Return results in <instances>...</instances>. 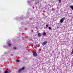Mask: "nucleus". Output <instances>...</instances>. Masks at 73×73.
I'll return each mask as SVG.
<instances>
[{
	"mask_svg": "<svg viewBox=\"0 0 73 73\" xmlns=\"http://www.w3.org/2000/svg\"><path fill=\"white\" fill-rule=\"evenodd\" d=\"M25 69V67H23L21 68H19V69L18 70V72L19 73L20 72H21L22 70H24Z\"/></svg>",
	"mask_w": 73,
	"mask_h": 73,
	"instance_id": "nucleus-1",
	"label": "nucleus"
},
{
	"mask_svg": "<svg viewBox=\"0 0 73 73\" xmlns=\"http://www.w3.org/2000/svg\"><path fill=\"white\" fill-rule=\"evenodd\" d=\"M65 17H64L62 19L60 20V22L61 23H62L64 22V20H65Z\"/></svg>",
	"mask_w": 73,
	"mask_h": 73,
	"instance_id": "nucleus-2",
	"label": "nucleus"
},
{
	"mask_svg": "<svg viewBox=\"0 0 73 73\" xmlns=\"http://www.w3.org/2000/svg\"><path fill=\"white\" fill-rule=\"evenodd\" d=\"M47 43L48 42L46 41H45L42 43V45H43V46H44L45 45H46V44H47Z\"/></svg>",
	"mask_w": 73,
	"mask_h": 73,
	"instance_id": "nucleus-3",
	"label": "nucleus"
},
{
	"mask_svg": "<svg viewBox=\"0 0 73 73\" xmlns=\"http://www.w3.org/2000/svg\"><path fill=\"white\" fill-rule=\"evenodd\" d=\"M33 54L34 57H36L37 56V52L36 51L33 52Z\"/></svg>",
	"mask_w": 73,
	"mask_h": 73,
	"instance_id": "nucleus-4",
	"label": "nucleus"
},
{
	"mask_svg": "<svg viewBox=\"0 0 73 73\" xmlns=\"http://www.w3.org/2000/svg\"><path fill=\"white\" fill-rule=\"evenodd\" d=\"M41 36H42V34L41 33H39L38 34V37H40Z\"/></svg>",
	"mask_w": 73,
	"mask_h": 73,
	"instance_id": "nucleus-5",
	"label": "nucleus"
},
{
	"mask_svg": "<svg viewBox=\"0 0 73 73\" xmlns=\"http://www.w3.org/2000/svg\"><path fill=\"white\" fill-rule=\"evenodd\" d=\"M5 73H9V71H7V70H5L4 71Z\"/></svg>",
	"mask_w": 73,
	"mask_h": 73,
	"instance_id": "nucleus-6",
	"label": "nucleus"
},
{
	"mask_svg": "<svg viewBox=\"0 0 73 73\" xmlns=\"http://www.w3.org/2000/svg\"><path fill=\"white\" fill-rule=\"evenodd\" d=\"M70 8L72 9L73 11V6H70Z\"/></svg>",
	"mask_w": 73,
	"mask_h": 73,
	"instance_id": "nucleus-7",
	"label": "nucleus"
},
{
	"mask_svg": "<svg viewBox=\"0 0 73 73\" xmlns=\"http://www.w3.org/2000/svg\"><path fill=\"white\" fill-rule=\"evenodd\" d=\"M9 46H11V45H12V44H11L10 43H9L8 44Z\"/></svg>",
	"mask_w": 73,
	"mask_h": 73,
	"instance_id": "nucleus-8",
	"label": "nucleus"
},
{
	"mask_svg": "<svg viewBox=\"0 0 73 73\" xmlns=\"http://www.w3.org/2000/svg\"><path fill=\"white\" fill-rule=\"evenodd\" d=\"M43 35L44 36H46V33L45 32H44V33L43 34Z\"/></svg>",
	"mask_w": 73,
	"mask_h": 73,
	"instance_id": "nucleus-9",
	"label": "nucleus"
},
{
	"mask_svg": "<svg viewBox=\"0 0 73 73\" xmlns=\"http://www.w3.org/2000/svg\"><path fill=\"white\" fill-rule=\"evenodd\" d=\"M49 27V25H46V28H47V27Z\"/></svg>",
	"mask_w": 73,
	"mask_h": 73,
	"instance_id": "nucleus-10",
	"label": "nucleus"
},
{
	"mask_svg": "<svg viewBox=\"0 0 73 73\" xmlns=\"http://www.w3.org/2000/svg\"><path fill=\"white\" fill-rule=\"evenodd\" d=\"M13 49H15H15H16V47H14L13 48Z\"/></svg>",
	"mask_w": 73,
	"mask_h": 73,
	"instance_id": "nucleus-11",
	"label": "nucleus"
},
{
	"mask_svg": "<svg viewBox=\"0 0 73 73\" xmlns=\"http://www.w3.org/2000/svg\"><path fill=\"white\" fill-rule=\"evenodd\" d=\"M48 29H52V28L50 27H49Z\"/></svg>",
	"mask_w": 73,
	"mask_h": 73,
	"instance_id": "nucleus-12",
	"label": "nucleus"
},
{
	"mask_svg": "<svg viewBox=\"0 0 73 73\" xmlns=\"http://www.w3.org/2000/svg\"><path fill=\"white\" fill-rule=\"evenodd\" d=\"M34 47H35V49H36V48H37V46H35Z\"/></svg>",
	"mask_w": 73,
	"mask_h": 73,
	"instance_id": "nucleus-13",
	"label": "nucleus"
},
{
	"mask_svg": "<svg viewBox=\"0 0 73 73\" xmlns=\"http://www.w3.org/2000/svg\"><path fill=\"white\" fill-rule=\"evenodd\" d=\"M17 62H19V60H17Z\"/></svg>",
	"mask_w": 73,
	"mask_h": 73,
	"instance_id": "nucleus-14",
	"label": "nucleus"
},
{
	"mask_svg": "<svg viewBox=\"0 0 73 73\" xmlns=\"http://www.w3.org/2000/svg\"><path fill=\"white\" fill-rule=\"evenodd\" d=\"M59 1L60 2H61V0H59Z\"/></svg>",
	"mask_w": 73,
	"mask_h": 73,
	"instance_id": "nucleus-15",
	"label": "nucleus"
},
{
	"mask_svg": "<svg viewBox=\"0 0 73 73\" xmlns=\"http://www.w3.org/2000/svg\"><path fill=\"white\" fill-rule=\"evenodd\" d=\"M71 14V13H70V15Z\"/></svg>",
	"mask_w": 73,
	"mask_h": 73,
	"instance_id": "nucleus-16",
	"label": "nucleus"
},
{
	"mask_svg": "<svg viewBox=\"0 0 73 73\" xmlns=\"http://www.w3.org/2000/svg\"><path fill=\"white\" fill-rule=\"evenodd\" d=\"M36 28H37V27H36Z\"/></svg>",
	"mask_w": 73,
	"mask_h": 73,
	"instance_id": "nucleus-17",
	"label": "nucleus"
}]
</instances>
